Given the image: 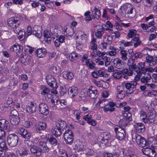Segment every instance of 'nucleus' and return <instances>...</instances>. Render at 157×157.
<instances>
[{
    "label": "nucleus",
    "instance_id": "1",
    "mask_svg": "<svg viewBox=\"0 0 157 157\" xmlns=\"http://www.w3.org/2000/svg\"><path fill=\"white\" fill-rule=\"evenodd\" d=\"M133 10L134 7L132 5L129 3H126L121 7L119 12L123 16L132 18L134 16L132 14Z\"/></svg>",
    "mask_w": 157,
    "mask_h": 157
},
{
    "label": "nucleus",
    "instance_id": "2",
    "mask_svg": "<svg viewBox=\"0 0 157 157\" xmlns=\"http://www.w3.org/2000/svg\"><path fill=\"white\" fill-rule=\"evenodd\" d=\"M136 31L135 30H130L127 36L130 38H132L134 36L132 40L134 42V47L136 48L139 45L141 42L139 38V35L136 34Z\"/></svg>",
    "mask_w": 157,
    "mask_h": 157
},
{
    "label": "nucleus",
    "instance_id": "3",
    "mask_svg": "<svg viewBox=\"0 0 157 157\" xmlns=\"http://www.w3.org/2000/svg\"><path fill=\"white\" fill-rule=\"evenodd\" d=\"M125 128H120L117 126L114 128V130L116 133L117 138L121 140H124L126 137Z\"/></svg>",
    "mask_w": 157,
    "mask_h": 157
},
{
    "label": "nucleus",
    "instance_id": "4",
    "mask_svg": "<svg viewBox=\"0 0 157 157\" xmlns=\"http://www.w3.org/2000/svg\"><path fill=\"white\" fill-rule=\"evenodd\" d=\"M76 42L78 45L84 44L86 42V35L81 31H78L76 33Z\"/></svg>",
    "mask_w": 157,
    "mask_h": 157
},
{
    "label": "nucleus",
    "instance_id": "5",
    "mask_svg": "<svg viewBox=\"0 0 157 157\" xmlns=\"http://www.w3.org/2000/svg\"><path fill=\"white\" fill-rule=\"evenodd\" d=\"M63 137L67 144L70 145L73 143L74 136L71 130L68 129L66 130L63 134Z\"/></svg>",
    "mask_w": 157,
    "mask_h": 157
},
{
    "label": "nucleus",
    "instance_id": "6",
    "mask_svg": "<svg viewBox=\"0 0 157 157\" xmlns=\"http://www.w3.org/2000/svg\"><path fill=\"white\" fill-rule=\"evenodd\" d=\"M19 140L18 136L15 134H10L7 138V141L8 144L11 147L16 146Z\"/></svg>",
    "mask_w": 157,
    "mask_h": 157
},
{
    "label": "nucleus",
    "instance_id": "7",
    "mask_svg": "<svg viewBox=\"0 0 157 157\" xmlns=\"http://www.w3.org/2000/svg\"><path fill=\"white\" fill-rule=\"evenodd\" d=\"M124 84L126 88L128 90L127 93L131 94L135 90L137 83L136 82L132 81L130 82L125 83Z\"/></svg>",
    "mask_w": 157,
    "mask_h": 157
},
{
    "label": "nucleus",
    "instance_id": "8",
    "mask_svg": "<svg viewBox=\"0 0 157 157\" xmlns=\"http://www.w3.org/2000/svg\"><path fill=\"white\" fill-rule=\"evenodd\" d=\"M46 80L48 84L50 86L54 89L57 87L56 79L53 76L50 74L48 75L46 77Z\"/></svg>",
    "mask_w": 157,
    "mask_h": 157
},
{
    "label": "nucleus",
    "instance_id": "9",
    "mask_svg": "<svg viewBox=\"0 0 157 157\" xmlns=\"http://www.w3.org/2000/svg\"><path fill=\"white\" fill-rule=\"evenodd\" d=\"M135 139L137 144L140 147H144L148 144L145 139L139 135H136Z\"/></svg>",
    "mask_w": 157,
    "mask_h": 157
},
{
    "label": "nucleus",
    "instance_id": "10",
    "mask_svg": "<svg viewBox=\"0 0 157 157\" xmlns=\"http://www.w3.org/2000/svg\"><path fill=\"white\" fill-rule=\"evenodd\" d=\"M8 26L12 28H15L16 27L19 26L20 21L18 18H12L9 19L7 21Z\"/></svg>",
    "mask_w": 157,
    "mask_h": 157
},
{
    "label": "nucleus",
    "instance_id": "11",
    "mask_svg": "<svg viewBox=\"0 0 157 157\" xmlns=\"http://www.w3.org/2000/svg\"><path fill=\"white\" fill-rule=\"evenodd\" d=\"M87 94L91 98H96L98 96V92L95 87H90L87 91Z\"/></svg>",
    "mask_w": 157,
    "mask_h": 157
},
{
    "label": "nucleus",
    "instance_id": "12",
    "mask_svg": "<svg viewBox=\"0 0 157 157\" xmlns=\"http://www.w3.org/2000/svg\"><path fill=\"white\" fill-rule=\"evenodd\" d=\"M39 112L42 114L47 115L48 113V107L44 103H41L39 105Z\"/></svg>",
    "mask_w": 157,
    "mask_h": 157
},
{
    "label": "nucleus",
    "instance_id": "13",
    "mask_svg": "<svg viewBox=\"0 0 157 157\" xmlns=\"http://www.w3.org/2000/svg\"><path fill=\"white\" fill-rule=\"evenodd\" d=\"M32 33L36 36L39 38L41 37L42 36L41 29V27L38 25H35L33 27L32 29Z\"/></svg>",
    "mask_w": 157,
    "mask_h": 157
},
{
    "label": "nucleus",
    "instance_id": "14",
    "mask_svg": "<svg viewBox=\"0 0 157 157\" xmlns=\"http://www.w3.org/2000/svg\"><path fill=\"white\" fill-rule=\"evenodd\" d=\"M113 63L114 66L117 69H120L124 67V65L123 61L119 58L114 59Z\"/></svg>",
    "mask_w": 157,
    "mask_h": 157
},
{
    "label": "nucleus",
    "instance_id": "15",
    "mask_svg": "<svg viewBox=\"0 0 157 157\" xmlns=\"http://www.w3.org/2000/svg\"><path fill=\"white\" fill-rule=\"evenodd\" d=\"M130 109L131 108L129 106L124 107V110L122 111V113L124 117L128 118L129 120H132L131 114L129 112Z\"/></svg>",
    "mask_w": 157,
    "mask_h": 157
},
{
    "label": "nucleus",
    "instance_id": "16",
    "mask_svg": "<svg viewBox=\"0 0 157 157\" xmlns=\"http://www.w3.org/2000/svg\"><path fill=\"white\" fill-rule=\"evenodd\" d=\"M44 36V37L45 41L48 43H50L52 40L54 41L55 37L53 36L51 37V35L48 30H45L43 33Z\"/></svg>",
    "mask_w": 157,
    "mask_h": 157
},
{
    "label": "nucleus",
    "instance_id": "17",
    "mask_svg": "<svg viewBox=\"0 0 157 157\" xmlns=\"http://www.w3.org/2000/svg\"><path fill=\"white\" fill-rule=\"evenodd\" d=\"M136 131L138 133H142L145 130L144 125L141 123H136L134 125Z\"/></svg>",
    "mask_w": 157,
    "mask_h": 157
},
{
    "label": "nucleus",
    "instance_id": "18",
    "mask_svg": "<svg viewBox=\"0 0 157 157\" xmlns=\"http://www.w3.org/2000/svg\"><path fill=\"white\" fill-rule=\"evenodd\" d=\"M30 151L35 156H40L41 155V150L35 145H33L30 148Z\"/></svg>",
    "mask_w": 157,
    "mask_h": 157
},
{
    "label": "nucleus",
    "instance_id": "19",
    "mask_svg": "<svg viewBox=\"0 0 157 157\" xmlns=\"http://www.w3.org/2000/svg\"><path fill=\"white\" fill-rule=\"evenodd\" d=\"M148 116L147 118V122L145 123H152L155 122L156 117V114L153 112H150L148 113Z\"/></svg>",
    "mask_w": 157,
    "mask_h": 157
},
{
    "label": "nucleus",
    "instance_id": "20",
    "mask_svg": "<svg viewBox=\"0 0 157 157\" xmlns=\"http://www.w3.org/2000/svg\"><path fill=\"white\" fill-rule=\"evenodd\" d=\"M151 78V77L150 74L148 73L145 74L140 78V81L141 83L145 84L146 86V84H148V83L150 82Z\"/></svg>",
    "mask_w": 157,
    "mask_h": 157
},
{
    "label": "nucleus",
    "instance_id": "21",
    "mask_svg": "<svg viewBox=\"0 0 157 157\" xmlns=\"http://www.w3.org/2000/svg\"><path fill=\"white\" fill-rule=\"evenodd\" d=\"M68 94L74 97L77 95L78 93V90L77 87L75 86H71L68 89Z\"/></svg>",
    "mask_w": 157,
    "mask_h": 157
},
{
    "label": "nucleus",
    "instance_id": "22",
    "mask_svg": "<svg viewBox=\"0 0 157 157\" xmlns=\"http://www.w3.org/2000/svg\"><path fill=\"white\" fill-rule=\"evenodd\" d=\"M61 130L56 125L53 127L51 131L53 135L58 137L60 136L62 134Z\"/></svg>",
    "mask_w": 157,
    "mask_h": 157
},
{
    "label": "nucleus",
    "instance_id": "23",
    "mask_svg": "<svg viewBox=\"0 0 157 157\" xmlns=\"http://www.w3.org/2000/svg\"><path fill=\"white\" fill-rule=\"evenodd\" d=\"M46 50L44 48L38 49L36 51V55L39 58H42L45 56L46 54Z\"/></svg>",
    "mask_w": 157,
    "mask_h": 157
},
{
    "label": "nucleus",
    "instance_id": "24",
    "mask_svg": "<svg viewBox=\"0 0 157 157\" xmlns=\"http://www.w3.org/2000/svg\"><path fill=\"white\" fill-rule=\"evenodd\" d=\"M131 121L129 120L127 117H124L123 118L121 119L119 121V125L117 126H119L120 128H125L126 126H127L129 121Z\"/></svg>",
    "mask_w": 157,
    "mask_h": 157
},
{
    "label": "nucleus",
    "instance_id": "25",
    "mask_svg": "<svg viewBox=\"0 0 157 157\" xmlns=\"http://www.w3.org/2000/svg\"><path fill=\"white\" fill-rule=\"evenodd\" d=\"M36 105L34 102H31L29 105L26 107L27 111L31 113H33L35 112L36 110Z\"/></svg>",
    "mask_w": 157,
    "mask_h": 157
},
{
    "label": "nucleus",
    "instance_id": "26",
    "mask_svg": "<svg viewBox=\"0 0 157 157\" xmlns=\"http://www.w3.org/2000/svg\"><path fill=\"white\" fill-rule=\"evenodd\" d=\"M9 124L8 121L4 119L0 120V128L4 129L10 130L9 128Z\"/></svg>",
    "mask_w": 157,
    "mask_h": 157
},
{
    "label": "nucleus",
    "instance_id": "27",
    "mask_svg": "<svg viewBox=\"0 0 157 157\" xmlns=\"http://www.w3.org/2000/svg\"><path fill=\"white\" fill-rule=\"evenodd\" d=\"M101 140L103 143H107L108 141L109 140L111 137V135L108 132H104L101 135Z\"/></svg>",
    "mask_w": 157,
    "mask_h": 157
},
{
    "label": "nucleus",
    "instance_id": "28",
    "mask_svg": "<svg viewBox=\"0 0 157 157\" xmlns=\"http://www.w3.org/2000/svg\"><path fill=\"white\" fill-rule=\"evenodd\" d=\"M18 152L19 155L21 157H23L28 155V151L22 147H19L18 148Z\"/></svg>",
    "mask_w": 157,
    "mask_h": 157
},
{
    "label": "nucleus",
    "instance_id": "29",
    "mask_svg": "<svg viewBox=\"0 0 157 157\" xmlns=\"http://www.w3.org/2000/svg\"><path fill=\"white\" fill-rule=\"evenodd\" d=\"M36 130L40 131L45 129L46 127V124L42 122H39L35 124Z\"/></svg>",
    "mask_w": 157,
    "mask_h": 157
},
{
    "label": "nucleus",
    "instance_id": "30",
    "mask_svg": "<svg viewBox=\"0 0 157 157\" xmlns=\"http://www.w3.org/2000/svg\"><path fill=\"white\" fill-rule=\"evenodd\" d=\"M15 28H16L14 29V32L16 34L19 35L18 36L19 38H22L23 36L25 34V32L22 31L19 26L16 27Z\"/></svg>",
    "mask_w": 157,
    "mask_h": 157
},
{
    "label": "nucleus",
    "instance_id": "31",
    "mask_svg": "<svg viewBox=\"0 0 157 157\" xmlns=\"http://www.w3.org/2000/svg\"><path fill=\"white\" fill-rule=\"evenodd\" d=\"M56 125L62 130L67 128V124L65 122L63 121H59L56 123Z\"/></svg>",
    "mask_w": 157,
    "mask_h": 157
},
{
    "label": "nucleus",
    "instance_id": "32",
    "mask_svg": "<svg viewBox=\"0 0 157 157\" xmlns=\"http://www.w3.org/2000/svg\"><path fill=\"white\" fill-rule=\"evenodd\" d=\"M63 77L66 79L71 80L74 77V75L73 73L64 71L63 72Z\"/></svg>",
    "mask_w": 157,
    "mask_h": 157
},
{
    "label": "nucleus",
    "instance_id": "33",
    "mask_svg": "<svg viewBox=\"0 0 157 157\" xmlns=\"http://www.w3.org/2000/svg\"><path fill=\"white\" fill-rule=\"evenodd\" d=\"M86 65L90 69H93L95 67V64L90 59H86L85 60Z\"/></svg>",
    "mask_w": 157,
    "mask_h": 157
},
{
    "label": "nucleus",
    "instance_id": "34",
    "mask_svg": "<svg viewBox=\"0 0 157 157\" xmlns=\"http://www.w3.org/2000/svg\"><path fill=\"white\" fill-rule=\"evenodd\" d=\"M90 12L89 11L86 12L84 14V15L86 17L85 18V20L88 21H90L92 19H95V17L93 14H90Z\"/></svg>",
    "mask_w": 157,
    "mask_h": 157
},
{
    "label": "nucleus",
    "instance_id": "35",
    "mask_svg": "<svg viewBox=\"0 0 157 157\" xmlns=\"http://www.w3.org/2000/svg\"><path fill=\"white\" fill-rule=\"evenodd\" d=\"M75 149L79 151H83L84 147L82 143L79 141H77L75 145Z\"/></svg>",
    "mask_w": 157,
    "mask_h": 157
},
{
    "label": "nucleus",
    "instance_id": "36",
    "mask_svg": "<svg viewBox=\"0 0 157 157\" xmlns=\"http://www.w3.org/2000/svg\"><path fill=\"white\" fill-rule=\"evenodd\" d=\"M120 54L122 60L123 61H126L128 59V52L126 50H121L120 51Z\"/></svg>",
    "mask_w": 157,
    "mask_h": 157
},
{
    "label": "nucleus",
    "instance_id": "37",
    "mask_svg": "<svg viewBox=\"0 0 157 157\" xmlns=\"http://www.w3.org/2000/svg\"><path fill=\"white\" fill-rule=\"evenodd\" d=\"M41 94L42 95H45L48 94L49 92V89L48 88L44 86H42L40 88Z\"/></svg>",
    "mask_w": 157,
    "mask_h": 157
},
{
    "label": "nucleus",
    "instance_id": "38",
    "mask_svg": "<svg viewBox=\"0 0 157 157\" xmlns=\"http://www.w3.org/2000/svg\"><path fill=\"white\" fill-rule=\"evenodd\" d=\"M140 119L143 120L144 123L147 122L146 119L147 117L145 112L143 110H141L140 111Z\"/></svg>",
    "mask_w": 157,
    "mask_h": 157
},
{
    "label": "nucleus",
    "instance_id": "39",
    "mask_svg": "<svg viewBox=\"0 0 157 157\" xmlns=\"http://www.w3.org/2000/svg\"><path fill=\"white\" fill-rule=\"evenodd\" d=\"M10 123L13 125L17 124L19 122L20 120L18 117H10Z\"/></svg>",
    "mask_w": 157,
    "mask_h": 157
},
{
    "label": "nucleus",
    "instance_id": "40",
    "mask_svg": "<svg viewBox=\"0 0 157 157\" xmlns=\"http://www.w3.org/2000/svg\"><path fill=\"white\" fill-rule=\"evenodd\" d=\"M78 56V55L77 53L73 52L70 54L69 58L71 61L73 62L76 60Z\"/></svg>",
    "mask_w": 157,
    "mask_h": 157
},
{
    "label": "nucleus",
    "instance_id": "41",
    "mask_svg": "<svg viewBox=\"0 0 157 157\" xmlns=\"http://www.w3.org/2000/svg\"><path fill=\"white\" fill-rule=\"evenodd\" d=\"M104 33L103 30L101 29H99L95 33V35L99 39H101L102 37V34Z\"/></svg>",
    "mask_w": 157,
    "mask_h": 157
},
{
    "label": "nucleus",
    "instance_id": "42",
    "mask_svg": "<svg viewBox=\"0 0 157 157\" xmlns=\"http://www.w3.org/2000/svg\"><path fill=\"white\" fill-rule=\"evenodd\" d=\"M102 59L105 61V65L107 67L110 65V58L107 56H103L102 57Z\"/></svg>",
    "mask_w": 157,
    "mask_h": 157
},
{
    "label": "nucleus",
    "instance_id": "43",
    "mask_svg": "<svg viewBox=\"0 0 157 157\" xmlns=\"http://www.w3.org/2000/svg\"><path fill=\"white\" fill-rule=\"evenodd\" d=\"M0 147L5 150L7 148L6 142L4 139H0Z\"/></svg>",
    "mask_w": 157,
    "mask_h": 157
},
{
    "label": "nucleus",
    "instance_id": "44",
    "mask_svg": "<svg viewBox=\"0 0 157 157\" xmlns=\"http://www.w3.org/2000/svg\"><path fill=\"white\" fill-rule=\"evenodd\" d=\"M20 48V47L19 45L15 44L11 47L10 49L17 53V52L19 51Z\"/></svg>",
    "mask_w": 157,
    "mask_h": 157
},
{
    "label": "nucleus",
    "instance_id": "45",
    "mask_svg": "<svg viewBox=\"0 0 157 157\" xmlns=\"http://www.w3.org/2000/svg\"><path fill=\"white\" fill-rule=\"evenodd\" d=\"M21 136L24 138L25 139H29L31 137V134L26 130L25 132H24Z\"/></svg>",
    "mask_w": 157,
    "mask_h": 157
},
{
    "label": "nucleus",
    "instance_id": "46",
    "mask_svg": "<svg viewBox=\"0 0 157 157\" xmlns=\"http://www.w3.org/2000/svg\"><path fill=\"white\" fill-rule=\"evenodd\" d=\"M122 73L124 74H127L128 76H131L133 72L132 71H130L128 69H124L121 71Z\"/></svg>",
    "mask_w": 157,
    "mask_h": 157
},
{
    "label": "nucleus",
    "instance_id": "47",
    "mask_svg": "<svg viewBox=\"0 0 157 157\" xmlns=\"http://www.w3.org/2000/svg\"><path fill=\"white\" fill-rule=\"evenodd\" d=\"M41 150V152L44 153H46L48 152L49 151V148L47 145H46V143L44 144V145L42 146L41 149H40Z\"/></svg>",
    "mask_w": 157,
    "mask_h": 157
},
{
    "label": "nucleus",
    "instance_id": "48",
    "mask_svg": "<svg viewBox=\"0 0 157 157\" xmlns=\"http://www.w3.org/2000/svg\"><path fill=\"white\" fill-rule=\"evenodd\" d=\"M125 96V92L124 91L120 92H117L116 95L117 97L120 99L123 98Z\"/></svg>",
    "mask_w": 157,
    "mask_h": 157
},
{
    "label": "nucleus",
    "instance_id": "49",
    "mask_svg": "<svg viewBox=\"0 0 157 157\" xmlns=\"http://www.w3.org/2000/svg\"><path fill=\"white\" fill-rule=\"evenodd\" d=\"M151 149L150 148L146 147L142 149V151L143 154L144 155L148 156Z\"/></svg>",
    "mask_w": 157,
    "mask_h": 157
},
{
    "label": "nucleus",
    "instance_id": "50",
    "mask_svg": "<svg viewBox=\"0 0 157 157\" xmlns=\"http://www.w3.org/2000/svg\"><path fill=\"white\" fill-rule=\"evenodd\" d=\"M97 105H99L100 108H103L107 105L105 103V100H100L97 103Z\"/></svg>",
    "mask_w": 157,
    "mask_h": 157
},
{
    "label": "nucleus",
    "instance_id": "51",
    "mask_svg": "<svg viewBox=\"0 0 157 157\" xmlns=\"http://www.w3.org/2000/svg\"><path fill=\"white\" fill-rule=\"evenodd\" d=\"M18 116V113L17 111L15 109L12 110L10 113V117H16Z\"/></svg>",
    "mask_w": 157,
    "mask_h": 157
},
{
    "label": "nucleus",
    "instance_id": "52",
    "mask_svg": "<svg viewBox=\"0 0 157 157\" xmlns=\"http://www.w3.org/2000/svg\"><path fill=\"white\" fill-rule=\"evenodd\" d=\"M121 43L123 44L124 47H126L130 46H131L134 44V43L132 41L126 42L124 40H123Z\"/></svg>",
    "mask_w": 157,
    "mask_h": 157
},
{
    "label": "nucleus",
    "instance_id": "53",
    "mask_svg": "<svg viewBox=\"0 0 157 157\" xmlns=\"http://www.w3.org/2000/svg\"><path fill=\"white\" fill-rule=\"evenodd\" d=\"M147 156L150 157H155L156 155V151L154 149H151Z\"/></svg>",
    "mask_w": 157,
    "mask_h": 157
},
{
    "label": "nucleus",
    "instance_id": "54",
    "mask_svg": "<svg viewBox=\"0 0 157 157\" xmlns=\"http://www.w3.org/2000/svg\"><path fill=\"white\" fill-rule=\"evenodd\" d=\"M121 76V74L120 72H116L113 74V77L117 79L120 78Z\"/></svg>",
    "mask_w": 157,
    "mask_h": 157
},
{
    "label": "nucleus",
    "instance_id": "55",
    "mask_svg": "<svg viewBox=\"0 0 157 157\" xmlns=\"http://www.w3.org/2000/svg\"><path fill=\"white\" fill-rule=\"evenodd\" d=\"M127 104V103L126 101H123L122 102L117 101V106L119 107H122L125 106Z\"/></svg>",
    "mask_w": 157,
    "mask_h": 157
},
{
    "label": "nucleus",
    "instance_id": "56",
    "mask_svg": "<svg viewBox=\"0 0 157 157\" xmlns=\"http://www.w3.org/2000/svg\"><path fill=\"white\" fill-rule=\"evenodd\" d=\"M94 61L98 65H103L104 64V62L101 60V59L99 58L95 59Z\"/></svg>",
    "mask_w": 157,
    "mask_h": 157
},
{
    "label": "nucleus",
    "instance_id": "57",
    "mask_svg": "<svg viewBox=\"0 0 157 157\" xmlns=\"http://www.w3.org/2000/svg\"><path fill=\"white\" fill-rule=\"evenodd\" d=\"M25 56H23L21 57L19 59V62L22 63L23 64H24L25 65H26V60L25 59Z\"/></svg>",
    "mask_w": 157,
    "mask_h": 157
},
{
    "label": "nucleus",
    "instance_id": "58",
    "mask_svg": "<svg viewBox=\"0 0 157 157\" xmlns=\"http://www.w3.org/2000/svg\"><path fill=\"white\" fill-rule=\"evenodd\" d=\"M147 96L149 97H152L153 96H157V91L153 90L148 92Z\"/></svg>",
    "mask_w": 157,
    "mask_h": 157
},
{
    "label": "nucleus",
    "instance_id": "59",
    "mask_svg": "<svg viewBox=\"0 0 157 157\" xmlns=\"http://www.w3.org/2000/svg\"><path fill=\"white\" fill-rule=\"evenodd\" d=\"M50 143L54 145H56L57 144V141L54 137H51L49 140Z\"/></svg>",
    "mask_w": 157,
    "mask_h": 157
},
{
    "label": "nucleus",
    "instance_id": "60",
    "mask_svg": "<svg viewBox=\"0 0 157 157\" xmlns=\"http://www.w3.org/2000/svg\"><path fill=\"white\" fill-rule=\"evenodd\" d=\"M146 86L150 89H154L157 87V85L154 83H148L146 84Z\"/></svg>",
    "mask_w": 157,
    "mask_h": 157
},
{
    "label": "nucleus",
    "instance_id": "61",
    "mask_svg": "<svg viewBox=\"0 0 157 157\" xmlns=\"http://www.w3.org/2000/svg\"><path fill=\"white\" fill-rule=\"evenodd\" d=\"M121 23L119 24L117 22H116L115 24L114 25V26L115 28L117 30H121L122 29V28L121 26Z\"/></svg>",
    "mask_w": 157,
    "mask_h": 157
},
{
    "label": "nucleus",
    "instance_id": "62",
    "mask_svg": "<svg viewBox=\"0 0 157 157\" xmlns=\"http://www.w3.org/2000/svg\"><path fill=\"white\" fill-rule=\"evenodd\" d=\"M7 104L8 105H11L10 106V107H13L14 105V103L13 102L12 99L11 98H9L7 101Z\"/></svg>",
    "mask_w": 157,
    "mask_h": 157
},
{
    "label": "nucleus",
    "instance_id": "63",
    "mask_svg": "<svg viewBox=\"0 0 157 157\" xmlns=\"http://www.w3.org/2000/svg\"><path fill=\"white\" fill-rule=\"evenodd\" d=\"M92 118V116L90 114H88L87 115H84L83 117V119L88 121L91 119Z\"/></svg>",
    "mask_w": 157,
    "mask_h": 157
},
{
    "label": "nucleus",
    "instance_id": "64",
    "mask_svg": "<svg viewBox=\"0 0 157 157\" xmlns=\"http://www.w3.org/2000/svg\"><path fill=\"white\" fill-rule=\"evenodd\" d=\"M59 157H67V155L64 151H59Z\"/></svg>",
    "mask_w": 157,
    "mask_h": 157
}]
</instances>
